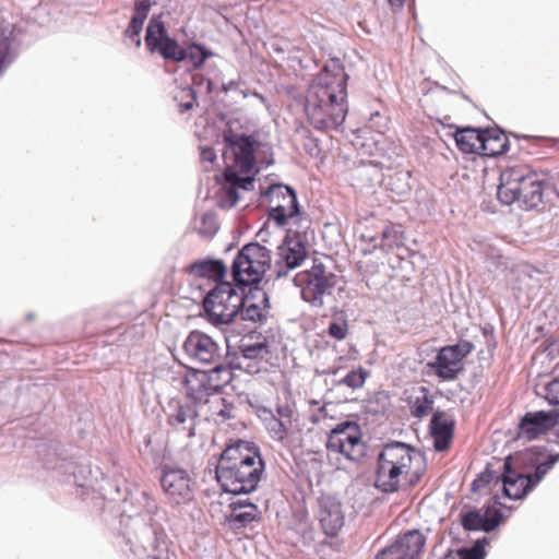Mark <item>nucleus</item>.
Masks as SVG:
<instances>
[{"label": "nucleus", "instance_id": "27", "mask_svg": "<svg viewBox=\"0 0 559 559\" xmlns=\"http://www.w3.org/2000/svg\"><path fill=\"white\" fill-rule=\"evenodd\" d=\"M234 507L230 514L226 518V521L231 530H240L246 527L249 523L260 518V511L257 504H247L245 509H241V504Z\"/></svg>", "mask_w": 559, "mask_h": 559}, {"label": "nucleus", "instance_id": "35", "mask_svg": "<svg viewBox=\"0 0 559 559\" xmlns=\"http://www.w3.org/2000/svg\"><path fill=\"white\" fill-rule=\"evenodd\" d=\"M411 174L407 170H397L393 175L388 176L386 185L397 194H404L409 190Z\"/></svg>", "mask_w": 559, "mask_h": 559}, {"label": "nucleus", "instance_id": "49", "mask_svg": "<svg viewBox=\"0 0 559 559\" xmlns=\"http://www.w3.org/2000/svg\"><path fill=\"white\" fill-rule=\"evenodd\" d=\"M234 404L223 397L222 405L218 408L216 424H223L233 417Z\"/></svg>", "mask_w": 559, "mask_h": 559}, {"label": "nucleus", "instance_id": "16", "mask_svg": "<svg viewBox=\"0 0 559 559\" xmlns=\"http://www.w3.org/2000/svg\"><path fill=\"white\" fill-rule=\"evenodd\" d=\"M559 421V408L526 413L518 425L516 436L520 440L532 441L545 435Z\"/></svg>", "mask_w": 559, "mask_h": 559}, {"label": "nucleus", "instance_id": "55", "mask_svg": "<svg viewBox=\"0 0 559 559\" xmlns=\"http://www.w3.org/2000/svg\"><path fill=\"white\" fill-rule=\"evenodd\" d=\"M202 160L213 163L216 159L215 151L211 147H204L201 151Z\"/></svg>", "mask_w": 559, "mask_h": 559}, {"label": "nucleus", "instance_id": "14", "mask_svg": "<svg viewBox=\"0 0 559 559\" xmlns=\"http://www.w3.org/2000/svg\"><path fill=\"white\" fill-rule=\"evenodd\" d=\"M269 201L274 205L269 211L270 219L274 221L278 226H285L289 218L299 215V203L296 191L287 185H272L266 193Z\"/></svg>", "mask_w": 559, "mask_h": 559}, {"label": "nucleus", "instance_id": "42", "mask_svg": "<svg viewBox=\"0 0 559 559\" xmlns=\"http://www.w3.org/2000/svg\"><path fill=\"white\" fill-rule=\"evenodd\" d=\"M370 241L374 242V247L392 248L397 241L396 230L393 227H386L380 236L371 237Z\"/></svg>", "mask_w": 559, "mask_h": 559}, {"label": "nucleus", "instance_id": "26", "mask_svg": "<svg viewBox=\"0 0 559 559\" xmlns=\"http://www.w3.org/2000/svg\"><path fill=\"white\" fill-rule=\"evenodd\" d=\"M454 139L459 150L465 154H479L481 155L483 131L473 128H465L456 131Z\"/></svg>", "mask_w": 559, "mask_h": 559}, {"label": "nucleus", "instance_id": "53", "mask_svg": "<svg viewBox=\"0 0 559 559\" xmlns=\"http://www.w3.org/2000/svg\"><path fill=\"white\" fill-rule=\"evenodd\" d=\"M237 367L239 369H245L248 373L254 374L264 368V364H260L254 360L245 361L243 359H240Z\"/></svg>", "mask_w": 559, "mask_h": 559}, {"label": "nucleus", "instance_id": "4", "mask_svg": "<svg viewBox=\"0 0 559 559\" xmlns=\"http://www.w3.org/2000/svg\"><path fill=\"white\" fill-rule=\"evenodd\" d=\"M414 455L418 453L404 442L384 444L377 459L376 488L385 493L399 491L411 472Z\"/></svg>", "mask_w": 559, "mask_h": 559}, {"label": "nucleus", "instance_id": "58", "mask_svg": "<svg viewBox=\"0 0 559 559\" xmlns=\"http://www.w3.org/2000/svg\"><path fill=\"white\" fill-rule=\"evenodd\" d=\"M321 111H322V115L323 116V119L324 120H329L330 119V116H331V109H330V106L329 105H323L321 106Z\"/></svg>", "mask_w": 559, "mask_h": 559}, {"label": "nucleus", "instance_id": "39", "mask_svg": "<svg viewBox=\"0 0 559 559\" xmlns=\"http://www.w3.org/2000/svg\"><path fill=\"white\" fill-rule=\"evenodd\" d=\"M223 397L222 396H211L207 400L202 402V414L203 418L207 421L213 420L216 423L218 408L222 405Z\"/></svg>", "mask_w": 559, "mask_h": 559}, {"label": "nucleus", "instance_id": "45", "mask_svg": "<svg viewBox=\"0 0 559 559\" xmlns=\"http://www.w3.org/2000/svg\"><path fill=\"white\" fill-rule=\"evenodd\" d=\"M545 399L554 408H559V377L549 381L545 388Z\"/></svg>", "mask_w": 559, "mask_h": 559}, {"label": "nucleus", "instance_id": "23", "mask_svg": "<svg viewBox=\"0 0 559 559\" xmlns=\"http://www.w3.org/2000/svg\"><path fill=\"white\" fill-rule=\"evenodd\" d=\"M427 367L442 380H454L463 369V361L451 346L442 347L435 361L427 362Z\"/></svg>", "mask_w": 559, "mask_h": 559}, {"label": "nucleus", "instance_id": "61", "mask_svg": "<svg viewBox=\"0 0 559 559\" xmlns=\"http://www.w3.org/2000/svg\"><path fill=\"white\" fill-rule=\"evenodd\" d=\"M235 85V82L234 81H229L228 83H226V85H224V90L225 92H228L229 90H231V87Z\"/></svg>", "mask_w": 559, "mask_h": 559}, {"label": "nucleus", "instance_id": "24", "mask_svg": "<svg viewBox=\"0 0 559 559\" xmlns=\"http://www.w3.org/2000/svg\"><path fill=\"white\" fill-rule=\"evenodd\" d=\"M430 433L433 437V448L438 452L447 450L453 438L455 421L444 412L437 411L430 420Z\"/></svg>", "mask_w": 559, "mask_h": 559}, {"label": "nucleus", "instance_id": "15", "mask_svg": "<svg viewBox=\"0 0 559 559\" xmlns=\"http://www.w3.org/2000/svg\"><path fill=\"white\" fill-rule=\"evenodd\" d=\"M160 485L174 503H186L193 498L192 480L183 468L165 465L162 469Z\"/></svg>", "mask_w": 559, "mask_h": 559}, {"label": "nucleus", "instance_id": "30", "mask_svg": "<svg viewBox=\"0 0 559 559\" xmlns=\"http://www.w3.org/2000/svg\"><path fill=\"white\" fill-rule=\"evenodd\" d=\"M239 350L241 354L240 359H243L245 361L254 360L257 362L264 365L267 361V358L271 354L270 344L265 337L263 338V341L254 343L243 340L241 345L239 346Z\"/></svg>", "mask_w": 559, "mask_h": 559}, {"label": "nucleus", "instance_id": "51", "mask_svg": "<svg viewBox=\"0 0 559 559\" xmlns=\"http://www.w3.org/2000/svg\"><path fill=\"white\" fill-rule=\"evenodd\" d=\"M450 346L453 347V349H455L462 361L474 349V345L468 341H461L460 343Z\"/></svg>", "mask_w": 559, "mask_h": 559}, {"label": "nucleus", "instance_id": "48", "mask_svg": "<svg viewBox=\"0 0 559 559\" xmlns=\"http://www.w3.org/2000/svg\"><path fill=\"white\" fill-rule=\"evenodd\" d=\"M516 272L519 273L520 281L525 282L528 281H535L536 283L539 282L538 276L542 275V272L534 267L531 264H520L516 267Z\"/></svg>", "mask_w": 559, "mask_h": 559}, {"label": "nucleus", "instance_id": "34", "mask_svg": "<svg viewBox=\"0 0 559 559\" xmlns=\"http://www.w3.org/2000/svg\"><path fill=\"white\" fill-rule=\"evenodd\" d=\"M369 376L368 370L362 367H358L356 369L347 372L342 379H340L335 384L336 385H346L353 390H357L364 386L367 378Z\"/></svg>", "mask_w": 559, "mask_h": 559}, {"label": "nucleus", "instance_id": "52", "mask_svg": "<svg viewBox=\"0 0 559 559\" xmlns=\"http://www.w3.org/2000/svg\"><path fill=\"white\" fill-rule=\"evenodd\" d=\"M389 163L381 162L383 167H386L389 169L393 168L394 166L399 167L402 165L403 155L401 153V147L394 146L392 155H389L388 157Z\"/></svg>", "mask_w": 559, "mask_h": 559}, {"label": "nucleus", "instance_id": "19", "mask_svg": "<svg viewBox=\"0 0 559 559\" xmlns=\"http://www.w3.org/2000/svg\"><path fill=\"white\" fill-rule=\"evenodd\" d=\"M426 544V537L417 530L403 534L397 540L381 550L376 559H416Z\"/></svg>", "mask_w": 559, "mask_h": 559}, {"label": "nucleus", "instance_id": "7", "mask_svg": "<svg viewBox=\"0 0 559 559\" xmlns=\"http://www.w3.org/2000/svg\"><path fill=\"white\" fill-rule=\"evenodd\" d=\"M233 380L229 365H218L207 370L189 369L183 378L187 397L197 406L221 392Z\"/></svg>", "mask_w": 559, "mask_h": 559}, {"label": "nucleus", "instance_id": "8", "mask_svg": "<svg viewBox=\"0 0 559 559\" xmlns=\"http://www.w3.org/2000/svg\"><path fill=\"white\" fill-rule=\"evenodd\" d=\"M535 464L533 452L518 453L515 456L509 455L504 459L503 472L500 474L504 497L520 500L533 490L526 468L528 465L535 466Z\"/></svg>", "mask_w": 559, "mask_h": 559}, {"label": "nucleus", "instance_id": "6", "mask_svg": "<svg viewBox=\"0 0 559 559\" xmlns=\"http://www.w3.org/2000/svg\"><path fill=\"white\" fill-rule=\"evenodd\" d=\"M271 251L259 242L245 245L231 263V276L238 287L259 286L272 267Z\"/></svg>", "mask_w": 559, "mask_h": 559}, {"label": "nucleus", "instance_id": "13", "mask_svg": "<svg viewBox=\"0 0 559 559\" xmlns=\"http://www.w3.org/2000/svg\"><path fill=\"white\" fill-rule=\"evenodd\" d=\"M497 506H501V502L498 496H493L490 502L480 508L473 507L461 511L460 521L463 528L468 532L490 533L495 531L503 520V514Z\"/></svg>", "mask_w": 559, "mask_h": 559}, {"label": "nucleus", "instance_id": "54", "mask_svg": "<svg viewBox=\"0 0 559 559\" xmlns=\"http://www.w3.org/2000/svg\"><path fill=\"white\" fill-rule=\"evenodd\" d=\"M326 406H328V404H323L322 406L319 407L318 414H313L310 416V421L312 424H318L321 421V419H323L328 416Z\"/></svg>", "mask_w": 559, "mask_h": 559}, {"label": "nucleus", "instance_id": "22", "mask_svg": "<svg viewBox=\"0 0 559 559\" xmlns=\"http://www.w3.org/2000/svg\"><path fill=\"white\" fill-rule=\"evenodd\" d=\"M319 521L328 536H336L344 525V513L341 502L331 496L319 499Z\"/></svg>", "mask_w": 559, "mask_h": 559}, {"label": "nucleus", "instance_id": "9", "mask_svg": "<svg viewBox=\"0 0 559 559\" xmlns=\"http://www.w3.org/2000/svg\"><path fill=\"white\" fill-rule=\"evenodd\" d=\"M294 284L300 288L305 301L313 307H322L324 296L330 295L334 286L333 274L326 272L323 263L314 260L310 269L295 275Z\"/></svg>", "mask_w": 559, "mask_h": 559}, {"label": "nucleus", "instance_id": "31", "mask_svg": "<svg viewBox=\"0 0 559 559\" xmlns=\"http://www.w3.org/2000/svg\"><path fill=\"white\" fill-rule=\"evenodd\" d=\"M226 265L222 260H202L191 265V273L200 277H209L215 281H223L226 274Z\"/></svg>", "mask_w": 559, "mask_h": 559}, {"label": "nucleus", "instance_id": "25", "mask_svg": "<svg viewBox=\"0 0 559 559\" xmlns=\"http://www.w3.org/2000/svg\"><path fill=\"white\" fill-rule=\"evenodd\" d=\"M202 414V407L192 402L179 404L175 412L168 415L167 423L174 429L187 432L189 438L195 436V419Z\"/></svg>", "mask_w": 559, "mask_h": 559}, {"label": "nucleus", "instance_id": "44", "mask_svg": "<svg viewBox=\"0 0 559 559\" xmlns=\"http://www.w3.org/2000/svg\"><path fill=\"white\" fill-rule=\"evenodd\" d=\"M273 413L275 414V418H277V420L293 426V419L296 415L294 405L288 403L277 404Z\"/></svg>", "mask_w": 559, "mask_h": 559}, {"label": "nucleus", "instance_id": "18", "mask_svg": "<svg viewBox=\"0 0 559 559\" xmlns=\"http://www.w3.org/2000/svg\"><path fill=\"white\" fill-rule=\"evenodd\" d=\"M224 140L230 150L235 166L241 174L248 175L255 166L257 142L250 135L237 134L231 131L224 135Z\"/></svg>", "mask_w": 559, "mask_h": 559}, {"label": "nucleus", "instance_id": "37", "mask_svg": "<svg viewBox=\"0 0 559 559\" xmlns=\"http://www.w3.org/2000/svg\"><path fill=\"white\" fill-rule=\"evenodd\" d=\"M558 461L559 452L556 454H550L545 462L536 465L534 475L527 473V477L530 478V484H532L533 489Z\"/></svg>", "mask_w": 559, "mask_h": 559}, {"label": "nucleus", "instance_id": "32", "mask_svg": "<svg viewBox=\"0 0 559 559\" xmlns=\"http://www.w3.org/2000/svg\"><path fill=\"white\" fill-rule=\"evenodd\" d=\"M418 391L419 394L411 403V413L414 417L423 418L432 409L433 397L426 386H420Z\"/></svg>", "mask_w": 559, "mask_h": 559}, {"label": "nucleus", "instance_id": "43", "mask_svg": "<svg viewBox=\"0 0 559 559\" xmlns=\"http://www.w3.org/2000/svg\"><path fill=\"white\" fill-rule=\"evenodd\" d=\"M500 481V474L487 468L484 473L472 483V490L478 491L480 488L489 485L490 483L498 484Z\"/></svg>", "mask_w": 559, "mask_h": 559}, {"label": "nucleus", "instance_id": "63", "mask_svg": "<svg viewBox=\"0 0 559 559\" xmlns=\"http://www.w3.org/2000/svg\"><path fill=\"white\" fill-rule=\"evenodd\" d=\"M212 86H213V83H212V81H211V80H209V81H207V83H206V88H207V92H209V93H211V92H212V88H213Z\"/></svg>", "mask_w": 559, "mask_h": 559}, {"label": "nucleus", "instance_id": "2", "mask_svg": "<svg viewBox=\"0 0 559 559\" xmlns=\"http://www.w3.org/2000/svg\"><path fill=\"white\" fill-rule=\"evenodd\" d=\"M265 471L258 445L238 439L222 453L216 466V478L225 492L234 496L253 492Z\"/></svg>", "mask_w": 559, "mask_h": 559}, {"label": "nucleus", "instance_id": "60", "mask_svg": "<svg viewBox=\"0 0 559 559\" xmlns=\"http://www.w3.org/2000/svg\"><path fill=\"white\" fill-rule=\"evenodd\" d=\"M440 559H456V555L453 551H448L442 558Z\"/></svg>", "mask_w": 559, "mask_h": 559}, {"label": "nucleus", "instance_id": "56", "mask_svg": "<svg viewBox=\"0 0 559 559\" xmlns=\"http://www.w3.org/2000/svg\"><path fill=\"white\" fill-rule=\"evenodd\" d=\"M340 370H341V366L333 365V366H330V367H328L325 369H322V370L317 369L316 373L320 374V376H328V374L335 376V374H337L340 372Z\"/></svg>", "mask_w": 559, "mask_h": 559}, {"label": "nucleus", "instance_id": "46", "mask_svg": "<svg viewBox=\"0 0 559 559\" xmlns=\"http://www.w3.org/2000/svg\"><path fill=\"white\" fill-rule=\"evenodd\" d=\"M143 24L144 22L142 21L131 19L127 29L124 31L126 37L132 40L136 47H140L142 43L140 35L143 28Z\"/></svg>", "mask_w": 559, "mask_h": 559}, {"label": "nucleus", "instance_id": "3", "mask_svg": "<svg viewBox=\"0 0 559 559\" xmlns=\"http://www.w3.org/2000/svg\"><path fill=\"white\" fill-rule=\"evenodd\" d=\"M498 199L507 205L521 202L526 209H534L543 202L544 176L525 165L508 167L500 174Z\"/></svg>", "mask_w": 559, "mask_h": 559}, {"label": "nucleus", "instance_id": "50", "mask_svg": "<svg viewBox=\"0 0 559 559\" xmlns=\"http://www.w3.org/2000/svg\"><path fill=\"white\" fill-rule=\"evenodd\" d=\"M140 503L143 504L145 511L150 514H154L157 511V504L155 500L146 492L141 491L140 493Z\"/></svg>", "mask_w": 559, "mask_h": 559}, {"label": "nucleus", "instance_id": "57", "mask_svg": "<svg viewBox=\"0 0 559 559\" xmlns=\"http://www.w3.org/2000/svg\"><path fill=\"white\" fill-rule=\"evenodd\" d=\"M241 504V509H245V506L247 504H254L253 502H251L248 498H238V499H235L233 500L230 503H229V508L231 510H234V507H238L237 504Z\"/></svg>", "mask_w": 559, "mask_h": 559}, {"label": "nucleus", "instance_id": "64", "mask_svg": "<svg viewBox=\"0 0 559 559\" xmlns=\"http://www.w3.org/2000/svg\"><path fill=\"white\" fill-rule=\"evenodd\" d=\"M309 404H310L311 406H317V405H319V402H318V401H316V400H310V401H309Z\"/></svg>", "mask_w": 559, "mask_h": 559}, {"label": "nucleus", "instance_id": "47", "mask_svg": "<svg viewBox=\"0 0 559 559\" xmlns=\"http://www.w3.org/2000/svg\"><path fill=\"white\" fill-rule=\"evenodd\" d=\"M152 8L151 0H134L133 1V14L131 19L145 22Z\"/></svg>", "mask_w": 559, "mask_h": 559}, {"label": "nucleus", "instance_id": "1", "mask_svg": "<svg viewBox=\"0 0 559 559\" xmlns=\"http://www.w3.org/2000/svg\"><path fill=\"white\" fill-rule=\"evenodd\" d=\"M347 80L340 61L325 64L310 84L305 111L312 127L320 131L337 130L348 112Z\"/></svg>", "mask_w": 559, "mask_h": 559}, {"label": "nucleus", "instance_id": "38", "mask_svg": "<svg viewBox=\"0 0 559 559\" xmlns=\"http://www.w3.org/2000/svg\"><path fill=\"white\" fill-rule=\"evenodd\" d=\"M174 99L178 103L179 111L186 112L193 108L197 102V92L191 86L179 90Z\"/></svg>", "mask_w": 559, "mask_h": 559}, {"label": "nucleus", "instance_id": "10", "mask_svg": "<svg viewBox=\"0 0 559 559\" xmlns=\"http://www.w3.org/2000/svg\"><path fill=\"white\" fill-rule=\"evenodd\" d=\"M182 353L187 360L195 365L217 367L228 365L224 348L209 334L199 330L191 331L182 344Z\"/></svg>", "mask_w": 559, "mask_h": 559}, {"label": "nucleus", "instance_id": "12", "mask_svg": "<svg viewBox=\"0 0 559 559\" xmlns=\"http://www.w3.org/2000/svg\"><path fill=\"white\" fill-rule=\"evenodd\" d=\"M330 452L341 453L349 461H358L362 455L359 426L354 421H343L331 430L326 441Z\"/></svg>", "mask_w": 559, "mask_h": 559}, {"label": "nucleus", "instance_id": "5", "mask_svg": "<svg viewBox=\"0 0 559 559\" xmlns=\"http://www.w3.org/2000/svg\"><path fill=\"white\" fill-rule=\"evenodd\" d=\"M246 289L247 287H238L236 283L217 282L203 299V309L209 321L216 326L233 322L243 306L242 295Z\"/></svg>", "mask_w": 559, "mask_h": 559}, {"label": "nucleus", "instance_id": "20", "mask_svg": "<svg viewBox=\"0 0 559 559\" xmlns=\"http://www.w3.org/2000/svg\"><path fill=\"white\" fill-rule=\"evenodd\" d=\"M243 306L238 317L242 321L263 323L270 309L269 295L259 286L247 287L242 295Z\"/></svg>", "mask_w": 559, "mask_h": 559}, {"label": "nucleus", "instance_id": "29", "mask_svg": "<svg viewBox=\"0 0 559 559\" xmlns=\"http://www.w3.org/2000/svg\"><path fill=\"white\" fill-rule=\"evenodd\" d=\"M483 142L481 155L484 156H497L509 151V141L500 131L484 130Z\"/></svg>", "mask_w": 559, "mask_h": 559}, {"label": "nucleus", "instance_id": "62", "mask_svg": "<svg viewBox=\"0 0 559 559\" xmlns=\"http://www.w3.org/2000/svg\"><path fill=\"white\" fill-rule=\"evenodd\" d=\"M555 189L559 190V173L557 174V178L554 181Z\"/></svg>", "mask_w": 559, "mask_h": 559}, {"label": "nucleus", "instance_id": "41", "mask_svg": "<svg viewBox=\"0 0 559 559\" xmlns=\"http://www.w3.org/2000/svg\"><path fill=\"white\" fill-rule=\"evenodd\" d=\"M201 224L202 226H200L198 228V231L200 235L204 236V237H211L213 236L217 229H218V223H217V217H216V214L214 212H205L202 217H201Z\"/></svg>", "mask_w": 559, "mask_h": 559}, {"label": "nucleus", "instance_id": "28", "mask_svg": "<svg viewBox=\"0 0 559 559\" xmlns=\"http://www.w3.org/2000/svg\"><path fill=\"white\" fill-rule=\"evenodd\" d=\"M262 414V421L270 438L284 444L293 426L277 420L272 409H263Z\"/></svg>", "mask_w": 559, "mask_h": 559}, {"label": "nucleus", "instance_id": "17", "mask_svg": "<svg viewBox=\"0 0 559 559\" xmlns=\"http://www.w3.org/2000/svg\"><path fill=\"white\" fill-rule=\"evenodd\" d=\"M307 257L305 241L299 235L287 236L277 248V259L274 263L276 278L286 276L290 270L301 265Z\"/></svg>", "mask_w": 559, "mask_h": 559}, {"label": "nucleus", "instance_id": "33", "mask_svg": "<svg viewBox=\"0 0 559 559\" xmlns=\"http://www.w3.org/2000/svg\"><path fill=\"white\" fill-rule=\"evenodd\" d=\"M347 332L348 325L345 311H335L329 323L328 334L337 341H342L346 337Z\"/></svg>", "mask_w": 559, "mask_h": 559}, {"label": "nucleus", "instance_id": "21", "mask_svg": "<svg viewBox=\"0 0 559 559\" xmlns=\"http://www.w3.org/2000/svg\"><path fill=\"white\" fill-rule=\"evenodd\" d=\"M225 182L217 197L219 207L228 210L234 207L239 200V189L250 190L254 177L250 175H239L234 168L227 167L224 171Z\"/></svg>", "mask_w": 559, "mask_h": 559}, {"label": "nucleus", "instance_id": "11", "mask_svg": "<svg viewBox=\"0 0 559 559\" xmlns=\"http://www.w3.org/2000/svg\"><path fill=\"white\" fill-rule=\"evenodd\" d=\"M144 39L147 49L153 53L157 52L165 60H186L185 48L169 36L162 14L150 19Z\"/></svg>", "mask_w": 559, "mask_h": 559}, {"label": "nucleus", "instance_id": "36", "mask_svg": "<svg viewBox=\"0 0 559 559\" xmlns=\"http://www.w3.org/2000/svg\"><path fill=\"white\" fill-rule=\"evenodd\" d=\"M186 59L192 63L193 68L200 69L205 60L213 56V52L207 50L204 46L192 44L187 49L185 48Z\"/></svg>", "mask_w": 559, "mask_h": 559}, {"label": "nucleus", "instance_id": "40", "mask_svg": "<svg viewBox=\"0 0 559 559\" xmlns=\"http://www.w3.org/2000/svg\"><path fill=\"white\" fill-rule=\"evenodd\" d=\"M488 544V538H478L472 548L462 549L457 551L461 559H485V547Z\"/></svg>", "mask_w": 559, "mask_h": 559}, {"label": "nucleus", "instance_id": "59", "mask_svg": "<svg viewBox=\"0 0 559 559\" xmlns=\"http://www.w3.org/2000/svg\"><path fill=\"white\" fill-rule=\"evenodd\" d=\"M405 0H389V3L392 8L401 9L404 4Z\"/></svg>", "mask_w": 559, "mask_h": 559}]
</instances>
